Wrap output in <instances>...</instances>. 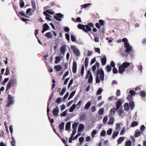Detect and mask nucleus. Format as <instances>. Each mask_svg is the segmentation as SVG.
Returning <instances> with one entry per match:
<instances>
[{
	"mask_svg": "<svg viewBox=\"0 0 146 146\" xmlns=\"http://www.w3.org/2000/svg\"><path fill=\"white\" fill-rule=\"evenodd\" d=\"M78 27L79 29L82 30L84 32H88L87 29L86 28V25L79 24L78 25Z\"/></svg>",
	"mask_w": 146,
	"mask_h": 146,
	"instance_id": "nucleus-8",
	"label": "nucleus"
},
{
	"mask_svg": "<svg viewBox=\"0 0 146 146\" xmlns=\"http://www.w3.org/2000/svg\"><path fill=\"white\" fill-rule=\"evenodd\" d=\"M130 63L129 62H124L121 65L125 69L127 68L130 65Z\"/></svg>",
	"mask_w": 146,
	"mask_h": 146,
	"instance_id": "nucleus-23",
	"label": "nucleus"
},
{
	"mask_svg": "<svg viewBox=\"0 0 146 146\" xmlns=\"http://www.w3.org/2000/svg\"><path fill=\"white\" fill-rule=\"evenodd\" d=\"M84 128V126L83 124H80L78 127V132H82Z\"/></svg>",
	"mask_w": 146,
	"mask_h": 146,
	"instance_id": "nucleus-15",
	"label": "nucleus"
},
{
	"mask_svg": "<svg viewBox=\"0 0 146 146\" xmlns=\"http://www.w3.org/2000/svg\"><path fill=\"white\" fill-rule=\"evenodd\" d=\"M62 100V98L61 97L58 98L56 101V102L58 104H60Z\"/></svg>",
	"mask_w": 146,
	"mask_h": 146,
	"instance_id": "nucleus-40",
	"label": "nucleus"
},
{
	"mask_svg": "<svg viewBox=\"0 0 146 146\" xmlns=\"http://www.w3.org/2000/svg\"><path fill=\"white\" fill-rule=\"evenodd\" d=\"M71 48L73 51L74 53L75 54L76 56H78L80 55L79 50L75 46L73 45L71 46Z\"/></svg>",
	"mask_w": 146,
	"mask_h": 146,
	"instance_id": "nucleus-3",
	"label": "nucleus"
},
{
	"mask_svg": "<svg viewBox=\"0 0 146 146\" xmlns=\"http://www.w3.org/2000/svg\"><path fill=\"white\" fill-rule=\"evenodd\" d=\"M73 81V79H71L70 80L68 84V88H70L72 84Z\"/></svg>",
	"mask_w": 146,
	"mask_h": 146,
	"instance_id": "nucleus-61",
	"label": "nucleus"
},
{
	"mask_svg": "<svg viewBox=\"0 0 146 146\" xmlns=\"http://www.w3.org/2000/svg\"><path fill=\"white\" fill-rule=\"evenodd\" d=\"M108 119V117L107 116H105L103 119V122L104 123H106Z\"/></svg>",
	"mask_w": 146,
	"mask_h": 146,
	"instance_id": "nucleus-51",
	"label": "nucleus"
},
{
	"mask_svg": "<svg viewBox=\"0 0 146 146\" xmlns=\"http://www.w3.org/2000/svg\"><path fill=\"white\" fill-rule=\"evenodd\" d=\"M122 104V103L121 101V100L120 99L116 102V109H118L120 108H122V107L121 106Z\"/></svg>",
	"mask_w": 146,
	"mask_h": 146,
	"instance_id": "nucleus-10",
	"label": "nucleus"
},
{
	"mask_svg": "<svg viewBox=\"0 0 146 146\" xmlns=\"http://www.w3.org/2000/svg\"><path fill=\"white\" fill-rule=\"evenodd\" d=\"M49 28L50 27L46 23L44 24L43 26V29L42 31V33H44L45 31L48 30Z\"/></svg>",
	"mask_w": 146,
	"mask_h": 146,
	"instance_id": "nucleus-11",
	"label": "nucleus"
},
{
	"mask_svg": "<svg viewBox=\"0 0 146 146\" xmlns=\"http://www.w3.org/2000/svg\"><path fill=\"white\" fill-rule=\"evenodd\" d=\"M46 12L48 13L51 15H52L54 13V12L51 10H47Z\"/></svg>",
	"mask_w": 146,
	"mask_h": 146,
	"instance_id": "nucleus-64",
	"label": "nucleus"
},
{
	"mask_svg": "<svg viewBox=\"0 0 146 146\" xmlns=\"http://www.w3.org/2000/svg\"><path fill=\"white\" fill-rule=\"evenodd\" d=\"M67 114V110H66L65 111L62 112L60 114V116L61 117H64Z\"/></svg>",
	"mask_w": 146,
	"mask_h": 146,
	"instance_id": "nucleus-60",
	"label": "nucleus"
},
{
	"mask_svg": "<svg viewBox=\"0 0 146 146\" xmlns=\"http://www.w3.org/2000/svg\"><path fill=\"white\" fill-rule=\"evenodd\" d=\"M45 35L49 38H51L52 37V33L50 32H48L46 33Z\"/></svg>",
	"mask_w": 146,
	"mask_h": 146,
	"instance_id": "nucleus-33",
	"label": "nucleus"
},
{
	"mask_svg": "<svg viewBox=\"0 0 146 146\" xmlns=\"http://www.w3.org/2000/svg\"><path fill=\"white\" fill-rule=\"evenodd\" d=\"M31 3L33 6V8L34 9V11L33 12H34L35 11V10L36 8V4L35 3V1L33 0H32L31 1Z\"/></svg>",
	"mask_w": 146,
	"mask_h": 146,
	"instance_id": "nucleus-38",
	"label": "nucleus"
},
{
	"mask_svg": "<svg viewBox=\"0 0 146 146\" xmlns=\"http://www.w3.org/2000/svg\"><path fill=\"white\" fill-rule=\"evenodd\" d=\"M106 135V132L104 130H103L100 133L101 136L102 137H104Z\"/></svg>",
	"mask_w": 146,
	"mask_h": 146,
	"instance_id": "nucleus-48",
	"label": "nucleus"
},
{
	"mask_svg": "<svg viewBox=\"0 0 146 146\" xmlns=\"http://www.w3.org/2000/svg\"><path fill=\"white\" fill-rule=\"evenodd\" d=\"M96 66H99V63L97 62L96 63V65H94L92 67V71L94 72H95L96 70Z\"/></svg>",
	"mask_w": 146,
	"mask_h": 146,
	"instance_id": "nucleus-21",
	"label": "nucleus"
},
{
	"mask_svg": "<svg viewBox=\"0 0 146 146\" xmlns=\"http://www.w3.org/2000/svg\"><path fill=\"white\" fill-rule=\"evenodd\" d=\"M11 81H11L10 79L8 82L6 90H7L11 87V85L12 84V83Z\"/></svg>",
	"mask_w": 146,
	"mask_h": 146,
	"instance_id": "nucleus-20",
	"label": "nucleus"
},
{
	"mask_svg": "<svg viewBox=\"0 0 146 146\" xmlns=\"http://www.w3.org/2000/svg\"><path fill=\"white\" fill-rule=\"evenodd\" d=\"M138 124V123L136 121L133 122L131 124V126L132 127H134L137 125Z\"/></svg>",
	"mask_w": 146,
	"mask_h": 146,
	"instance_id": "nucleus-44",
	"label": "nucleus"
},
{
	"mask_svg": "<svg viewBox=\"0 0 146 146\" xmlns=\"http://www.w3.org/2000/svg\"><path fill=\"white\" fill-rule=\"evenodd\" d=\"M129 104L130 107V108L132 110H133L135 106V105L133 101H130L129 102Z\"/></svg>",
	"mask_w": 146,
	"mask_h": 146,
	"instance_id": "nucleus-24",
	"label": "nucleus"
},
{
	"mask_svg": "<svg viewBox=\"0 0 146 146\" xmlns=\"http://www.w3.org/2000/svg\"><path fill=\"white\" fill-rule=\"evenodd\" d=\"M64 15L61 13H56V15L54 16V17L57 21H62L61 18L63 17Z\"/></svg>",
	"mask_w": 146,
	"mask_h": 146,
	"instance_id": "nucleus-4",
	"label": "nucleus"
},
{
	"mask_svg": "<svg viewBox=\"0 0 146 146\" xmlns=\"http://www.w3.org/2000/svg\"><path fill=\"white\" fill-rule=\"evenodd\" d=\"M116 111V109L115 108H113L111 109L110 111V115H111L114 114Z\"/></svg>",
	"mask_w": 146,
	"mask_h": 146,
	"instance_id": "nucleus-30",
	"label": "nucleus"
},
{
	"mask_svg": "<svg viewBox=\"0 0 146 146\" xmlns=\"http://www.w3.org/2000/svg\"><path fill=\"white\" fill-rule=\"evenodd\" d=\"M102 92V90L101 88H100L98 90L97 93L96 94L97 95H99Z\"/></svg>",
	"mask_w": 146,
	"mask_h": 146,
	"instance_id": "nucleus-45",
	"label": "nucleus"
},
{
	"mask_svg": "<svg viewBox=\"0 0 146 146\" xmlns=\"http://www.w3.org/2000/svg\"><path fill=\"white\" fill-rule=\"evenodd\" d=\"M19 13L21 15L24 16L27 18H28V17L27 16L25 15V13L24 11H21L19 12Z\"/></svg>",
	"mask_w": 146,
	"mask_h": 146,
	"instance_id": "nucleus-62",
	"label": "nucleus"
},
{
	"mask_svg": "<svg viewBox=\"0 0 146 146\" xmlns=\"http://www.w3.org/2000/svg\"><path fill=\"white\" fill-rule=\"evenodd\" d=\"M66 46L64 44H63L62 46L60 48V52L63 55H64L66 52Z\"/></svg>",
	"mask_w": 146,
	"mask_h": 146,
	"instance_id": "nucleus-7",
	"label": "nucleus"
},
{
	"mask_svg": "<svg viewBox=\"0 0 146 146\" xmlns=\"http://www.w3.org/2000/svg\"><path fill=\"white\" fill-rule=\"evenodd\" d=\"M116 125L115 129L118 131H119L120 130V125L119 124V123H117Z\"/></svg>",
	"mask_w": 146,
	"mask_h": 146,
	"instance_id": "nucleus-52",
	"label": "nucleus"
},
{
	"mask_svg": "<svg viewBox=\"0 0 146 146\" xmlns=\"http://www.w3.org/2000/svg\"><path fill=\"white\" fill-rule=\"evenodd\" d=\"M108 99L110 100H116L117 99V98L115 96H112L111 97H109Z\"/></svg>",
	"mask_w": 146,
	"mask_h": 146,
	"instance_id": "nucleus-57",
	"label": "nucleus"
},
{
	"mask_svg": "<svg viewBox=\"0 0 146 146\" xmlns=\"http://www.w3.org/2000/svg\"><path fill=\"white\" fill-rule=\"evenodd\" d=\"M112 130L111 129H109L107 131V134L108 135H110L112 133Z\"/></svg>",
	"mask_w": 146,
	"mask_h": 146,
	"instance_id": "nucleus-49",
	"label": "nucleus"
},
{
	"mask_svg": "<svg viewBox=\"0 0 146 146\" xmlns=\"http://www.w3.org/2000/svg\"><path fill=\"white\" fill-rule=\"evenodd\" d=\"M20 6L21 8L23 7L25 5V3L23 0L20 1Z\"/></svg>",
	"mask_w": 146,
	"mask_h": 146,
	"instance_id": "nucleus-47",
	"label": "nucleus"
},
{
	"mask_svg": "<svg viewBox=\"0 0 146 146\" xmlns=\"http://www.w3.org/2000/svg\"><path fill=\"white\" fill-rule=\"evenodd\" d=\"M11 80L12 82V84L13 86L17 84V80L15 78H13L10 79Z\"/></svg>",
	"mask_w": 146,
	"mask_h": 146,
	"instance_id": "nucleus-36",
	"label": "nucleus"
},
{
	"mask_svg": "<svg viewBox=\"0 0 146 146\" xmlns=\"http://www.w3.org/2000/svg\"><path fill=\"white\" fill-rule=\"evenodd\" d=\"M66 90V88H63L61 91L60 93V95L61 96L63 95L65 93Z\"/></svg>",
	"mask_w": 146,
	"mask_h": 146,
	"instance_id": "nucleus-53",
	"label": "nucleus"
},
{
	"mask_svg": "<svg viewBox=\"0 0 146 146\" xmlns=\"http://www.w3.org/2000/svg\"><path fill=\"white\" fill-rule=\"evenodd\" d=\"M140 93L142 97H145L146 96V93L145 91H141Z\"/></svg>",
	"mask_w": 146,
	"mask_h": 146,
	"instance_id": "nucleus-63",
	"label": "nucleus"
},
{
	"mask_svg": "<svg viewBox=\"0 0 146 146\" xmlns=\"http://www.w3.org/2000/svg\"><path fill=\"white\" fill-rule=\"evenodd\" d=\"M104 109L103 108L100 109L98 111V114L99 115H102L103 114Z\"/></svg>",
	"mask_w": 146,
	"mask_h": 146,
	"instance_id": "nucleus-42",
	"label": "nucleus"
},
{
	"mask_svg": "<svg viewBox=\"0 0 146 146\" xmlns=\"http://www.w3.org/2000/svg\"><path fill=\"white\" fill-rule=\"evenodd\" d=\"M94 26V24L92 23H88L87 25H86V28L87 29L88 32L90 31L92 29L91 27H92Z\"/></svg>",
	"mask_w": 146,
	"mask_h": 146,
	"instance_id": "nucleus-9",
	"label": "nucleus"
},
{
	"mask_svg": "<svg viewBox=\"0 0 146 146\" xmlns=\"http://www.w3.org/2000/svg\"><path fill=\"white\" fill-rule=\"evenodd\" d=\"M129 93L130 95L133 96L135 94V92L132 90H130L129 91Z\"/></svg>",
	"mask_w": 146,
	"mask_h": 146,
	"instance_id": "nucleus-59",
	"label": "nucleus"
},
{
	"mask_svg": "<svg viewBox=\"0 0 146 146\" xmlns=\"http://www.w3.org/2000/svg\"><path fill=\"white\" fill-rule=\"evenodd\" d=\"M124 107L125 110H129V104L127 103H125L124 105Z\"/></svg>",
	"mask_w": 146,
	"mask_h": 146,
	"instance_id": "nucleus-29",
	"label": "nucleus"
},
{
	"mask_svg": "<svg viewBox=\"0 0 146 146\" xmlns=\"http://www.w3.org/2000/svg\"><path fill=\"white\" fill-rule=\"evenodd\" d=\"M124 47L126 48L125 52L127 53H129L132 49V46L128 42L124 43Z\"/></svg>",
	"mask_w": 146,
	"mask_h": 146,
	"instance_id": "nucleus-2",
	"label": "nucleus"
},
{
	"mask_svg": "<svg viewBox=\"0 0 146 146\" xmlns=\"http://www.w3.org/2000/svg\"><path fill=\"white\" fill-rule=\"evenodd\" d=\"M125 70V68L122 65L119 68V72L120 74H123Z\"/></svg>",
	"mask_w": 146,
	"mask_h": 146,
	"instance_id": "nucleus-14",
	"label": "nucleus"
},
{
	"mask_svg": "<svg viewBox=\"0 0 146 146\" xmlns=\"http://www.w3.org/2000/svg\"><path fill=\"white\" fill-rule=\"evenodd\" d=\"M59 111V108L57 106L54 108L52 111V113L53 115L56 117H58L59 115L58 113Z\"/></svg>",
	"mask_w": 146,
	"mask_h": 146,
	"instance_id": "nucleus-5",
	"label": "nucleus"
},
{
	"mask_svg": "<svg viewBox=\"0 0 146 146\" xmlns=\"http://www.w3.org/2000/svg\"><path fill=\"white\" fill-rule=\"evenodd\" d=\"M119 133V131H117V132L114 131L113 133L112 138L113 139L115 138L118 135Z\"/></svg>",
	"mask_w": 146,
	"mask_h": 146,
	"instance_id": "nucleus-28",
	"label": "nucleus"
},
{
	"mask_svg": "<svg viewBox=\"0 0 146 146\" xmlns=\"http://www.w3.org/2000/svg\"><path fill=\"white\" fill-rule=\"evenodd\" d=\"M88 75L90 74L88 80V82L89 83H90L92 82L93 80L92 73L90 72V70H88Z\"/></svg>",
	"mask_w": 146,
	"mask_h": 146,
	"instance_id": "nucleus-12",
	"label": "nucleus"
},
{
	"mask_svg": "<svg viewBox=\"0 0 146 146\" xmlns=\"http://www.w3.org/2000/svg\"><path fill=\"white\" fill-rule=\"evenodd\" d=\"M14 98L13 97L11 96L10 94L8 95V99L9 100V102H8L7 107H9L10 105L13 104L14 103V100H13Z\"/></svg>",
	"mask_w": 146,
	"mask_h": 146,
	"instance_id": "nucleus-6",
	"label": "nucleus"
},
{
	"mask_svg": "<svg viewBox=\"0 0 146 146\" xmlns=\"http://www.w3.org/2000/svg\"><path fill=\"white\" fill-rule=\"evenodd\" d=\"M117 110L118 113L119 114V115L120 116H122L123 113V110L122 109V108H120L117 109Z\"/></svg>",
	"mask_w": 146,
	"mask_h": 146,
	"instance_id": "nucleus-22",
	"label": "nucleus"
},
{
	"mask_svg": "<svg viewBox=\"0 0 146 146\" xmlns=\"http://www.w3.org/2000/svg\"><path fill=\"white\" fill-rule=\"evenodd\" d=\"M114 121V118L113 117H111L110 118L108 122L109 125H112L113 124Z\"/></svg>",
	"mask_w": 146,
	"mask_h": 146,
	"instance_id": "nucleus-27",
	"label": "nucleus"
},
{
	"mask_svg": "<svg viewBox=\"0 0 146 146\" xmlns=\"http://www.w3.org/2000/svg\"><path fill=\"white\" fill-rule=\"evenodd\" d=\"M64 122H61L59 125L58 128L60 130H62L64 129Z\"/></svg>",
	"mask_w": 146,
	"mask_h": 146,
	"instance_id": "nucleus-18",
	"label": "nucleus"
},
{
	"mask_svg": "<svg viewBox=\"0 0 146 146\" xmlns=\"http://www.w3.org/2000/svg\"><path fill=\"white\" fill-rule=\"evenodd\" d=\"M78 124L76 123H74L72 124V128L73 130H76Z\"/></svg>",
	"mask_w": 146,
	"mask_h": 146,
	"instance_id": "nucleus-37",
	"label": "nucleus"
},
{
	"mask_svg": "<svg viewBox=\"0 0 146 146\" xmlns=\"http://www.w3.org/2000/svg\"><path fill=\"white\" fill-rule=\"evenodd\" d=\"M84 63L85 67H87L88 64V58H85Z\"/></svg>",
	"mask_w": 146,
	"mask_h": 146,
	"instance_id": "nucleus-39",
	"label": "nucleus"
},
{
	"mask_svg": "<svg viewBox=\"0 0 146 146\" xmlns=\"http://www.w3.org/2000/svg\"><path fill=\"white\" fill-rule=\"evenodd\" d=\"M76 105L75 104H73L70 108L69 112H72L74 111V110L75 108Z\"/></svg>",
	"mask_w": 146,
	"mask_h": 146,
	"instance_id": "nucleus-26",
	"label": "nucleus"
},
{
	"mask_svg": "<svg viewBox=\"0 0 146 146\" xmlns=\"http://www.w3.org/2000/svg\"><path fill=\"white\" fill-rule=\"evenodd\" d=\"M84 140V138L83 137H80L79 139V140L80 142V144H81L83 142Z\"/></svg>",
	"mask_w": 146,
	"mask_h": 146,
	"instance_id": "nucleus-58",
	"label": "nucleus"
},
{
	"mask_svg": "<svg viewBox=\"0 0 146 146\" xmlns=\"http://www.w3.org/2000/svg\"><path fill=\"white\" fill-rule=\"evenodd\" d=\"M102 63V65H105L106 62V58H102L101 59Z\"/></svg>",
	"mask_w": 146,
	"mask_h": 146,
	"instance_id": "nucleus-35",
	"label": "nucleus"
},
{
	"mask_svg": "<svg viewBox=\"0 0 146 146\" xmlns=\"http://www.w3.org/2000/svg\"><path fill=\"white\" fill-rule=\"evenodd\" d=\"M97 133V131L95 130H93L91 133V136L93 137H94V136Z\"/></svg>",
	"mask_w": 146,
	"mask_h": 146,
	"instance_id": "nucleus-55",
	"label": "nucleus"
},
{
	"mask_svg": "<svg viewBox=\"0 0 146 146\" xmlns=\"http://www.w3.org/2000/svg\"><path fill=\"white\" fill-rule=\"evenodd\" d=\"M77 71V64L75 62H74L73 64L72 72L74 73H76Z\"/></svg>",
	"mask_w": 146,
	"mask_h": 146,
	"instance_id": "nucleus-13",
	"label": "nucleus"
},
{
	"mask_svg": "<svg viewBox=\"0 0 146 146\" xmlns=\"http://www.w3.org/2000/svg\"><path fill=\"white\" fill-rule=\"evenodd\" d=\"M96 75V83H99L100 82L99 77L101 80L103 81L104 80V72L102 68L97 69Z\"/></svg>",
	"mask_w": 146,
	"mask_h": 146,
	"instance_id": "nucleus-1",
	"label": "nucleus"
},
{
	"mask_svg": "<svg viewBox=\"0 0 146 146\" xmlns=\"http://www.w3.org/2000/svg\"><path fill=\"white\" fill-rule=\"evenodd\" d=\"M10 74L9 70L8 67L6 69V72L5 74V75H7Z\"/></svg>",
	"mask_w": 146,
	"mask_h": 146,
	"instance_id": "nucleus-50",
	"label": "nucleus"
},
{
	"mask_svg": "<svg viewBox=\"0 0 146 146\" xmlns=\"http://www.w3.org/2000/svg\"><path fill=\"white\" fill-rule=\"evenodd\" d=\"M54 68L57 71H60L62 69V67L60 65H56L54 66Z\"/></svg>",
	"mask_w": 146,
	"mask_h": 146,
	"instance_id": "nucleus-17",
	"label": "nucleus"
},
{
	"mask_svg": "<svg viewBox=\"0 0 146 146\" xmlns=\"http://www.w3.org/2000/svg\"><path fill=\"white\" fill-rule=\"evenodd\" d=\"M91 102L90 101H88L86 104L84 108L85 110L88 109L90 107L91 105Z\"/></svg>",
	"mask_w": 146,
	"mask_h": 146,
	"instance_id": "nucleus-16",
	"label": "nucleus"
},
{
	"mask_svg": "<svg viewBox=\"0 0 146 146\" xmlns=\"http://www.w3.org/2000/svg\"><path fill=\"white\" fill-rule=\"evenodd\" d=\"M132 145V142L129 140L126 142L125 143L126 146H131Z\"/></svg>",
	"mask_w": 146,
	"mask_h": 146,
	"instance_id": "nucleus-43",
	"label": "nucleus"
},
{
	"mask_svg": "<svg viewBox=\"0 0 146 146\" xmlns=\"http://www.w3.org/2000/svg\"><path fill=\"white\" fill-rule=\"evenodd\" d=\"M9 78H5L4 79V80L3 81L2 84L3 85H5V84L9 80Z\"/></svg>",
	"mask_w": 146,
	"mask_h": 146,
	"instance_id": "nucleus-56",
	"label": "nucleus"
},
{
	"mask_svg": "<svg viewBox=\"0 0 146 146\" xmlns=\"http://www.w3.org/2000/svg\"><path fill=\"white\" fill-rule=\"evenodd\" d=\"M124 140V138L123 137H120L117 140V143L119 144H120Z\"/></svg>",
	"mask_w": 146,
	"mask_h": 146,
	"instance_id": "nucleus-25",
	"label": "nucleus"
},
{
	"mask_svg": "<svg viewBox=\"0 0 146 146\" xmlns=\"http://www.w3.org/2000/svg\"><path fill=\"white\" fill-rule=\"evenodd\" d=\"M61 58L59 56H56L55 58V63L56 64H58L60 61Z\"/></svg>",
	"mask_w": 146,
	"mask_h": 146,
	"instance_id": "nucleus-34",
	"label": "nucleus"
},
{
	"mask_svg": "<svg viewBox=\"0 0 146 146\" xmlns=\"http://www.w3.org/2000/svg\"><path fill=\"white\" fill-rule=\"evenodd\" d=\"M86 117V115L85 114H82L80 116V119L81 120H83L85 119Z\"/></svg>",
	"mask_w": 146,
	"mask_h": 146,
	"instance_id": "nucleus-41",
	"label": "nucleus"
},
{
	"mask_svg": "<svg viewBox=\"0 0 146 146\" xmlns=\"http://www.w3.org/2000/svg\"><path fill=\"white\" fill-rule=\"evenodd\" d=\"M91 3H86L81 5V7L83 8H86L89 5H91Z\"/></svg>",
	"mask_w": 146,
	"mask_h": 146,
	"instance_id": "nucleus-46",
	"label": "nucleus"
},
{
	"mask_svg": "<svg viewBox=\"0 0 146 146\" xmlns=\"http://www.w3.org/2000/svg\"><path fill=\"white\" fill-rule=\"evenodd\" d=\"M75 93L76 91H72L70 94L68 99V100H70L75 95Z\"/></svg>",
	"mask_w": 146,
	"mask_h": 146,
	"instance_id": "nucleus-31",
	"label": "nucleus"
},
{
	"mask_svg": "<svg viewBox=\"0 0 146 146\" xmlns=\"http://www.w3.org/2000/svg\"><path fill=\"white\" fill-rule=\"evenodd\" d=\"M71 40L73 42H75L76 41V38L75 36L73 35L71 36Z\"/></svg>",
	"mask_w": 146,
	"mask_h": 146,
	"instance_id": "nucleus-54",
	"label": "nucleus"
},
{
	"mask_svg": "<svg viewBox=\"0 0 146 146\" xmlns=\"http://www.w3.org/2000/svg\"><path fill=\"white\" fill-rule=\"evenodd\" d=\"M71 123V122L70 121H69L66 123L65 127L66 130H68L70 129Z\"/></svg>",
	"mask_w": 146,
	"mask_h": 146,
	"instance_id": "nucleus-19",
	"label": "nucleus"
},
{
	"mask_svg": "<svg viewBox=\"0 0 146 146\" xmlns=\"http://www.w3.org/2000/svg\"><path fill=\"white\" fill-rule=\"evenodd\" d=\"M111 69L112 68L110 65H108L106 67V70L108 72H111Z\"/></svg>",
	"mask_w": 146,
	"mask_h": 146,
	"instance_id": "nucleus-32",
	"label": "nucleus"
}]
</instances>
